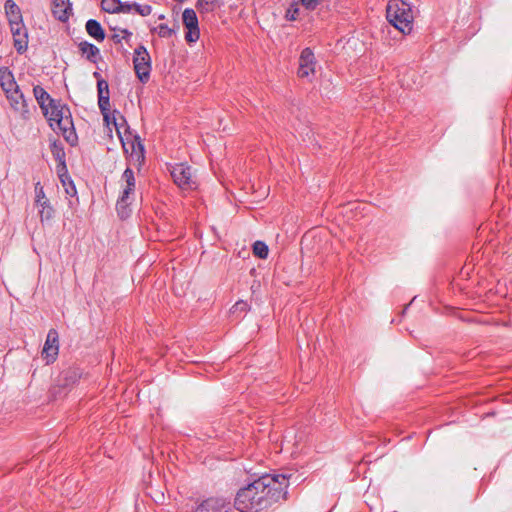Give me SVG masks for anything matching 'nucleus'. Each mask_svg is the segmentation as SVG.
<instances>
[{"label": "nucleus", "instance_id": "obj_21", "mask_svg": "<svg viewBox=\"0 0 512 512\" xmlns=\"http://www.w3.org/2000/svg\"><path fill=\"white\" fill-rule=\"evenodd\" d=\"M131 156L136 158L139 163L144 161V145L139 136L135 135L134 139L130 142Z\"/></svg>", "mask_w": 512, "mask_h": 512}, {"label": "nucleus", "instance_id": "obj_15", "mask_svg": "<svg viewBox=\"0 0 512 512\" xmlns=\"http://www.w3.org/2000/svg\"><path fill=\"white\" fill-rule=\"evenodd\" d=\"M81 378V371L77 367L64 369L59 376V383L63 387L74 385Z\"/></svg>", "mask_w": 512, "mask_h": 512}, {"label": "nucleus", "instance_id": "obj_7", "mask_svg": "<svg viewBox=\"0 0 512 512\" xmlns=\"http://www.w3.org/2000/svg\"><path fill=\"white\" fill-rule=\"evenodd\" d=\"M182 20L184 26L188 29V32L185 35V40L189 43L196 42L200 37L196 12L191 8H186L182 14Z\"/></svg>", "mask_w": 512, "mask_h": 512}, {"label": "nucleus", "instance_id": "obj_28", "mask_svg": "<svg viewBox=\"0 0 512 512\" xmlns=\"http://www.w3.org/2000/svg\"><path fill=\"white\" fill-rule=\"evenodd\" d=\"M59 177L61 179V182H62L63 186L65 187L66 194L71 196V197L75 196L77 191H76V187H75L73 181L69 180V182L67 184L66 180L64 179V175L59 173Z\"/></svg>", "mask_w": 512, "mask_h": 512}, {"label": "nucleus", "instance_id": "obj_17", "mask_svg": "<svg viewBox=\"0 0 512 512\" xmlns=\"http://www.w3.org/2000/svg\"><path fill=\"white\" fill-rule=\"evenodd\" d=\"M4 8L9 25H14V22L23 23L21 10L13 0H6Z\"/></svg>", "mask_w": 512, "mask_h": 512}, {"label": "nucleus", "instance_id": "obj_8", "mask_svg": "<svg viewBox=\"0 0 512 512\" xmlns=\"http://www.w3.org/2000/svg\"><path fill=\"white\" fill-rule=\"evenodd\" d=\"M6 97L10 103L11 108L18 112L21 117L25 120L29 119L30 111L28 107L27 100L24 97V94L20 91L19 87L13 89L11 92L6 93Z\"/></svg>", "mask_w": 512, "mask_h": 512}, {"label": "nucleus", "instance_id": "obj_35", "mask_svg": "<svg viewBox=\"0 0 512 512\" xmlns=\"http://www.w3.org/2000/svg\"><path fill=\"white\" fill-rule=\"evenodd\" d=\"M324 0H300L303 7L307 10H314Z\"/></svg>", "mask_w": 512, "mask_h": 512}, {"label": "nucleus", "instance_id": "obj_13", "mask_svg": "<svg viewBox=\"0 0 512 512\" xmlns=\"http://www.w3.org/2000/svg\"><path fill=\"white\" fill-rule=\"evenodd\" d=\"M52 3L54 17L61 22H66L72 11L70 0H52Z\"/></svg>", "mask_w": 512, "mask_h": 512}, {"label": "nucleus", "instance_id": "obj_26", "mask_svg": "<svg viewBox=\"0 0 512 512\" xmlns=\"http://www.w3.org/2000/svg\"><path fill=\"white\" fill-rule=\"evenodd\" d=\"M154 30L161 38H169L176 32L174 28H169L166 24H159Z\"/></svg>", "mask_w": 512, "mask_h": 512}, {"label": "nucleus", "instance_id": "obj_3", "mask_svg": "<svg viewBox=\"0 0 512 512\" xmlns=\"http://www.w3.org/2000/svg\"><path fill=\"white\" fill-rule=\"evenodd\" d=\"M387 20L399 31L409 34L413 28L412 7L404 0H390L386 8Z\"/></svg>", "mask_w": 512, "mask_h": 512}, {"label": "nucleus", "instance_id": "obj_24", "mask_svg": "<svg viewBox=\"0 0 512 512\" xmlns=\"http://www.w3.org/2000/svg\"><path fill=\"white\" fill-rule=\"evenodd\" d=\"M456 317L467 323H478V313L473 311H467V310H460L456 312Z\"/></svg>", "mask_w": 512, "mask_h": 512}, {"label": "nucleus", "instance_id": "obj_19", "mask_svg": "<svg viewBox=\"0 0 512 512\" xmlns=\"http://www.w3.org/2000/svg\"><path fill=\"white\" fill-rule=\"evenodd\" d=\"M78 47L81 53L86 55L88 61L94 64L97 63L98 56L100 54V50L97 46L87 41H83L79 43Z\"/></svg>", "mask_w": 512, "mask_h": 512}, {"label": "nucleus", "instance_id": "obj_39", "mask_svg": "<svg viewBox=\"0 0 512 512\" xmlns=\"http://www.w3.org/2000/svg\"><path fill=\"white\" fill-rule=\"evenodd\" d=\"M115 4L111 1H109V3H105V0H102V9L105 11V8H107V6H114Z\"/></svg>", "mask_w": 512, "mask_h": 512}, {"label": "nucleus", "instance_id": "obj_16", "mask_svg": "<svg viewBox=\"0 0 512 512\" xmlns=\"http://www.w3.org/2000/svg\"><path fill=\"white\" fill-rule=\"evenodd\" d=\"M0 85L5 94L19 87L14 79L12 71L8 67L0 68Z\"/></svg>", "mask_w": 512, "mask_h": 512}, {"label": "nucleus", "instance_id": "obj_29", "mask_svg": "<svg viewBox=\"0 0 512 512\" xmlns=\"http://www.w3.org/2000/svg\"><path fill=\"white\" fill-rule=\"evenodd\" d=\"M249 310V304L246 301L240 300L236 302L231 308V313L236 314L237 312L246 313Z\"/></svg>", "mask_w": 512, "mask_h": 512}, {"label": "nucleus", "instance_id": "obj_2", "mask_svg": "<svg viewBox=\"0 0 512 512\" xmlns=\"http://www.w3.org/2000/svg\"><path fill=\"white\" fill-rule=\"evenodd\" d=\"M49 126L62 134L64 139L71 145L77 144L78 137L75 132L70 109L62 104L60 100H50L48 117Z\"/></svg>", "mask_w": 512, "mask_h": 512}, {"label": "nucleus", "instance_id": "obj_36", "mask_svg": "<svg viewBox=\"0 0 512 512\" xmlns=\"http://www.w3.org/2000/svg\"><path fill=\"white\" fill-rule=\"evenodd\" d=\"M121 33L123 34L122 39H125L126 41H128L129 38L132 36V32H130L127 29H121Z\"/></svg>", "mask_w": 512, "mask_h": 512}, {"label": "nucleus", "instance_id": "obj_18", "mask_svg": "<svg viewBox=\"0 0 512 512\" xmlns=\"http://www.w3.org/2000/svg\"><path fill=\"white\" fill-rule=\"evenodd\" d=\"M85 28L88 35L96 41L102 42L105 39V31L97 20L89 19L86 22Z\"/></svg>", "mask_w": 512, "mask_h": 512}, {"label": "nucleus", "instance_id": "obj_11", "mask_svg": "<svg viewBox=\"0 0 512 512\" xmlns=\"http://www.w3.org/2000/svg\"><path fill=\"white\" fill-rule=\"evenodd\" d=\"M13 36V44L19 54H23L28 48V31L24 23L14 22L10 25Z\"/></svg>", "mask_w": 512, "mask_h": 512}, {"label": "nucleus", "instance_id": "obj_34", "mask_svg": "<svg viewBox=\"0 0 512 512\" xmlns=\"http://www.w3.org/2000/svg\"><path fill=\"white\" fill-rule=\"evenodd\" d=\"M299 8L297 5H291L290 8L286 11V19L290 21H294L298 18Z\"/></svg>", "mask_w": 512, "mask_h": 512}, {"label": "nucleus", "instance_id": "obj_33", "mask_svg": "<svg viewBox=\"0 0 512 512\" xmlns=\"http://www.w3.org/2000/svg\"><path fill=\"white\" fill-rule=\"evenodd\" d=\"M119 119L121 120L122 123H118L117 119L114 117L113 118V124L117 130V133L120 137V140L122 142V146H123V149L125 150V152H128V148L126 147L127 143L124 142L122 136H121V133H120V130H119V127L122 125V124H125L126 121H125V118L123 116L120 115Z\"/></svg>", "mask_w": 512, "mask_h": 512}, {"label": "nucleus", "instance_id": "obj_25", "mask_svg": "<svg viewBox=\"0 0 512 512\" xmlns=\"http://www.w3.org/2000/svg\"><path fill=\"white\" fill-rule=\"evenodd\" d=\"M268 246L262 241H256L253 245V253L261 259H266L268 256Z\"/></svg>", "mask_w": 512, "mask_h": 512}, {"label": "nucleus", "instance_id": "obj_12", "mask_svg": "<svg viewBox=\"0 0 512 512\" xmlns=\"http://www.w3.org/2000/svg\"><path fill=\"white\" fill-rule=\"evenodd\" d=\"M315 56L310 48L302 50L299 57L298 76L301 78L308 77L315 72Z\"/></svg>", "mask_w": 512, "mask_h": 512}, {"label": "nucleus", "instance_id": "obj_20", "mask_svg": "<svg viewBox=\"0 0 512 512\" xmlns=\"http://www.w3.org/2000/svg\"><path fill=\"white\" fill-rule=\"evenodd\" d=\"M50 149L53 157L58 162V172L60 173L61 170H66L65 151L63 145L57 141H54L51 144Z\"/></svg>", "mask_w": 512, "mask_h": 512}, {"label": "nucleus", "instance_id": "obj_22", "mask_svg": "<svg viewBox=\"0 0 512 512\" xmlns=\"http://www.w3.org/2000/svg\"><path fill=\"white\" fill-rule=\"evenodd\" d=\"M39 209V215L42 222L49 221L53 218L54 209L50 205L48 199H45L43 202L37 205Z\"/></svg>", "mask_w": 512, "mask_h": 512}, {"label": "nucleus", "instance_id": "obj_37", "mask_svg": "<svg viewBox=\"0 0 512 512\" xmlns=\"http://www.w3.org/2000/svg\"><path fill=\"white\" fill-rule=\"evenodd\" d=\"M469 271H470V267L468 265H465L461 271H460V276L461 277H464V276H468L469 275Z\"/></svg>", "mask_w": 512, "mask_h": 512}, {"label": "nucleus", "instance_id": "obj_14", "mask_svg": "<svg viewBox=\"0 0 512 512\" xmlns=\"http://www.w3.org/2000/svg\"><path fill=\"white\" fill-rule=\"evenodd\" d=\"M33 94H34V97H35L37 103L39 104V107L41 108V110L43 112V115L45 117H48L50 100H54V99L51 98L50 95L46 92V90L40 85L34 86Z\"/></svg>", "mask_w": 512, "mask_h": 512}, {"label": "nucleus", "instance_id": "obj_32", "mask_svg": "<svg viewBox=\"0 0 512 512\" xmlns=\"http://www.w3.org/2000/svg\"><path fill=\"white\" fill-rule=\"evenodd\" d=\"M98 96L109 95V84L104 79H98L97 81Z\"/></svg>", "mask_w": 512, "mask_h": 512}, {"label": "nucleus", "instance_id": "obj_40", "mask_svg": "<svg viewBox=\"0 0 512 512\" xmlns=\"http://www.w3.org/2000/svg\"><path fill=\"white\" fill-rule=\"evenodd\" d=\"M93 76H94L97 80H98V79H102V78H101L100 73H99V72H97V71H95V72L93 73Z\"/></svg>", "mask_w": 512, "mask_h": 512}, {"label": "nucleus", "instance_id": "obj_5", "mask_svg": "<svg viewBox=\"0 0 512 512\" xmlns=\"http://www.w3.org/2000/svg\"><path fill=\"white\" fill-rule=\"evenodd\" d=\"M133 64L137 78L143 84L147 83L150 79L151 58L143 45L138 46L134 50Z\"/></svg>", "mask_w": 512, "mask_h": 512}, {"label": "nucleus", "instance_id": "obj_6", "mask_svg": "<svg viewBox=\"0 0 512 512\" xmlns=\"http://www.w3.org/2000/svg\"><path fill=\"white\" fill-rule=\"evenodd\" d=\"M171 176L175 184L181 189H191L195 184L192 179L191 167L184 163L174 165L171 169Z\"/></svg>", "mask_w": 512, "mask_h": 512}, {"label": "nucleus", "instance_id": "obj_38", "mask_svg": "<svg viewBox=\"0 0 512 512\" xmlns=\"http://www.w3.org/2000/svg\"><path fill=\"white\" fill-rule=\"evenodd\" d=\"M112 41L115 44H119L122 41V36H120L119 34H114V35H112Z\"/></svg>", "mask_w": 512, "mask_h": 512}, {"label": "nucleus", "instance_id": "obj_4", "mask_svg": "<svg viewBox=\"0 0 512 512\" xmlns=\"http://www.w3.org/2000/svg\"><path fill=\"white\" fill-rule=\"evenodd\" d=\"M122 179L126 182V187L124 188L120 198L117 200L116 210L118 216L121 219H125L130 215L131 210L129 209V205L131 202L129 199L130 195L133 194L135 190L136 180L133 170L127 167L122 174Z\"/></svg>", "mask_w": 512, "mask_h": 512}, {"label": "nucleus", "instance_id": "obj_27", "mask_svg": "<svg viewBox=\"0 0 512 512\" xmlns=\"http://www.w3.org/2000/svg\"><path fill=\"white\" fill-rule=\"evenodd\" d=\"M217 0H198L197 8L201 11H212L216 5Z\"/></svg>", "mask_w": 512, "mask_h": 512}, {"label": "nucleus", "instance_id": "obj_9", "mask_svg": "<svg viewBox=\"0 0 512 512\" xmlns=\"http://www.w3.org/2000/svg\"><path fill=\"white\" fill-rule=\"evenodd\" d=\"M59 352V335L55 329H50L42 350V357L47 364L53 363Z\"/></svg>", "mask_w": 512, "mask_h": 512}, {"label": "nucleus", "instance_id": "obj_10", "mask_svg": "<svg viewBox=\"0 0 512 512\" xmlns=\"http://www.w3.org/2000/svg\"><path fill=\"white\" fill-rule=\"evenodd\" d=\"M231 509V503L227 499L211 497L202 501L195 512H229Z\"/></svg>", "mask_w": 512, "mask_h": 512}, {"label": "nucleus", "instance_id": "obj_31", "mask_svg": "<svg viewBox=\"0 0 512 512\" xmlns=\"http://www.w3.org/2000/svg\"><path fill=\"white\" fill-rule=\"evenodd\" d=\"M133 10L137 12L141 16H148L152 12V7L150 5H140L138 3H133Z\"/></svg>", "mask_w": 512, "mask_h": 512}, {"label": "nucleus", "instance_id": "obj_30", "mask_svg": "<svg viewBox=\"0 0 512 512\" xmlns=\"http://www.w3.org/2000/svg\"><path fill=\"white\" fill-rule=\"evenodd\" d=\"M45 199H47V198L45 196L43 186L41 185L40 182H37L35 184V202L38 205L41 202H43Z\"/></svg>", "mask_w": 512, "mask_h": 512}, {"label": "nucleus", "instance_id": "obj_23", "mask_svg": "<svg viewBox=\"0 0 512 512\" xmlns=\"http://www.w3.org/2000/svg\"><path fill=\"white\" fill-rule=\"evenodd\" d=\"M98 106L106 122H109L110 97L109 95L98 96Z\"/></svg>", "mask_w": 512, "mask_h": 512}, {"label": "nucleus", "instance_id": "obj_1", "mask_svg": "<svg viewBox=\"0 0 512 512\" xmlns=\"http://www.w3.org/2000/svg\"><path fill=\"white\" fill-rule=\"evenodd\" d=\"M289 479L284 474H264L238 490L234 507L240 512H261L287 498Z\"/></svg>", "mask_w": 512, "mask_h": 512}]
</instances>
